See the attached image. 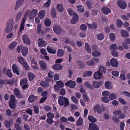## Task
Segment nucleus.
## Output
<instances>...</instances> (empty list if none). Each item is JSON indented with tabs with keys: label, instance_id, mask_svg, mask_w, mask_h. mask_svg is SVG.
Here are the masks:
<instances>
[{
	"label": "nucleus",
	"instance_id": "nucleus-1",
	"mask_svg": "<svg viewBox=\"0 0 130 130\" xmlns=\"http://www.w3.org/2000/svg\"><path fill=\"white\" fill-rule=\"evenodd\" d=\"M58 103L60 106L64 105V106L66 107L69 105V102L68 99L62 96H60L58 99Z\"/></svg>",
	"mask_w": 130,
	"mask_h": 130
},
{
	"label": "nucleus",
	"instance_id": "nucleus-2",
	"mask_svg": "<svg viewBox=\"0 0 130 130\" xmlns=\"http://www.w3.org/2000/svg\"><path fill=\"white\" fill-rule=\"evenodd\" d=\"M13 20L10 19L8 21L5 29V32L8 33L10 32L13 28Z\"/></svg>",
	"mask_w": 130,
	"mask_h": 130
},
{
	"label": "nucleus",
	"instance_id": "nucleus-3",
	"mask_svg": "<svg viewBox=\"0 0 130 130\" xmlns=\"http://www.w3.org/2000/svg\"><path fill=\"white\" fill-rule=\"evenodd\" d=\"M10 97V98L9 102V106L11 109H15V97L13 95H11Z\"/></svg>",
	"mask_w": 130,
	"mask_h": 130
},
{
	"label": "nucleus",
	"instance_id": "nucleus-4",
	"mask_svg": "<svg viewBox=\"0 0 130 130\" xmlns=\"http://www.w3.org/2000/svg\"><path fill=\"white\" fill-rule=\"evenodd\" d=\"M99 60L97 58H93L91 60H90L86 62V64L89 66H91L94 65L95 63H98L99 62Z\"/></svg>",
	"mask_w": 130,
	"mask_h": 130
},
{
	"label": "nucleus",
	"instance_id": "nucleus-5",
	"mask_svg": "<svg viewBox=\"0 0 130 130\" xmlns=\"http://www.w3.org/2000/svg\"><path fill=\"white\" fill-rule=\"evenodd\" d=\"M53 30L56 34L60 35L61 32L62 30L60 27L59 25H55L53 27Z\"/></svg>",
	"mask_w": 130,
	"mask_h": 130
},
{
	"label": "nucleus",
	"instance_id": "nucleus-6",
	"mask_svg": "<svg viewBox=\"0 0 130 130\" xmlns=\"http://www.w3.org/2000/svg\"><path fill=\"white\" fill-rule=\"evenodd\" d=\"M13 92L14 94L17 96V98L18 99L21 98H24V97L23 95L20 94L21 91L17 88H15Z\"/></svg>",
	"mask_w": 130,
	"mask_h": 130
},
{
	"label": "nucleus",
	"instance_id": "nucleus-7",
	"mask_svg": "<svg viewBox=\"0 0 130 130\" xmlns=\"http://www.w3.org/2000/svg\"><path fill=\"white\" fill-rule=\"evenodd\" d=\"M22 39L24 42L26 44L29 45L30 43V39L27 34H24L22 36Z\"/></svg>",
	"mask_w": 130,
	"mask_h": 130
},
{
	"label": "nucleus",
	"instance_id": "nucleus-8",
	"mask_svg": "<svg viewBox=\"0 0 130 130\" xmlns=\"http://www.w3.org/2000/svg\"><path fill=\"white\" fill-rule=\"evenodd\" d=\"M37 13V10L36 9H34L32 10L30 12L29 19L31 20L33 19L35 17Z\"/></svg>",
	"mask_w": 130,
	"mask_h": 130
},
{
	"label": "nucleus",
	"instance_id": "nucleus-9",
	"mask_svg": "<svg viewBox=\"0 0 130 130\" xmlns=\"http://www.w3.org/2000/svg\"><path fill=\"white\" fill-rule=\"evenodd\" d=\"M117 3L118 6L121 9H123L126 8L127 5L124 1L119 0L118 1Z\"/></svg>",
	"mask_w": 130,
	"mask_h": 130
},
{
	"label": "nucleus",
	"instance_id": "nucleus-10",
	"mask_svg": "<svg viewBox=\"0 0 130 130\" xmlns=\"http://www.w3.org/2000/svg\"><path fill=\"white\" fill-rule=\"evenodd\" d=\"M93 110L95 112H97L99 114H101L102 112L101 108L98 104L96 105L93 107Z\"/></svg>",
	"mask_w": 130,
	"mask_h": 130
},
{
	"label": "nucleus",
	"instance_id": "nucleus-11",
	"mask_svg": "<svg viewBox=\"0 0 130 130\" xmlns=\"http://www.w3.org/2000/svg\"><path fill=\"white\" fill-rule=\"evenodd\" d=\"M65 85L70 88H73L75 87L76 84L75 82L70 80L66 82L65 83Z\"/></svg>",
	"mask_w": 130,
	"mask_h": 130
},
{
	"label": "nucleus",
	"instance_id": "nucleus-12",
	"mask_svg": "<svg viewBox=\"0 0 130 130\" xmlns=\"http://www.w3.org/2000/svg\"><path fill=\"white\" fill-rule=\"evenodd\" d=\"M38 41H39L38 43V45L39 47H44L46 45V42L42 38H40L38 39Z\"/></svg>",
	"mask_w": 130,
	"mask_h": 130
},
{
	"label": "nucleus",
	"instance_id": "nucleus-13",
	"mask_svg": "<svg viewBox=\"0 0 130 130\" xmlns=\"http://www.w3.org/2000/svg\"><path fill=\"white\" fill-rule=\"evenodd\" d=\"M24 0H17L16 4L14 6L15 10L17 9L23 4Z\"/></svg>",
	"mask_w": 130,
	"mask_h": 130
},
{
	"label": "nucleus",
	"instance_id": "nucleus-14",
	"mask_svg": "<svg viewBox=\"0 0 130 130\" xmlns=\"http://www.w3.org/2000/svg\"><path fill=\"white\" fill-rule=\"evenodd\" d=\"M110 63L111 65L113 67L117 68L118 66V63L117 61L115 59L112 58L110 60Z\"/></svg>",
	"mask_w": 130,
	"mask_h": 130
},
{
	"label": "nucleus",
	"instance_id": "nucleus-15",
	"mask_svg": "<svg viewBox=\"0 0 130 130\" xmlns=\"http://www.w3.org/2000/svg\"><path fill=\"white\" fill-rule=\"evenodd\" d=\"M39 63L41 68L42 70L45 71L47 69V65L45 62L43 61H40Z\"/></svg>",
	"mask_w": 130,
	"mask_h": 130
},
{
	"label": "nucleus",
	"instance_id": "nucleus-16",
	"mask_svg": "<svg viewBox=\"0 0 130 130\" xmlns=\"http://www.w3.org/2000/svg\"><path fill=\"white\" fill-rule=\"evenodd\" d=\"M19 68L15 64H13L12 66V69L14 73L17 74L18 75H19Z\"/></svg>",
	"mask_w": 130,
	"mask_h": 130
},
{
	"label": "nucleus",
	"instance_id": "nucleus-17",
	"mask_svg": "<svg viewBox=\"0 0 130 130\" xmlns=\"http://www.w3.org/2000/svg\"><path fill=\"white\" fill-rule=\"evenodd\" d=\"M101 10L102 12L106 14H107L111 12V10L109 8L105 6L102 8Z\"/></svg>",
	"mask_w": 130,
	"mask_h": 130
},
{
	"label": "nucleus",
	"instance_id": "nucleus-18",
	"mask_svg": "<svg viewBox=\"0 0 130 130\" xmlns=\"http://www.w3.org/2000/svg\"><path fill=\"white\" fill-rule=\"evenodd\" d=\"M87 25L89 28L93 29H96L97 27V25L96 23L95 22H93L92 24H90L87 23Z\"/></svg>",
	"mask_w": 130,
	"mask_h": 130
},
{
	"label": "nucleus",
	"instance_id": "nucleus-19",
	"mask_svg": "<svg viewBox=\"0 0 130 130\" xmlns=\"http://www.w3.org/2000/svg\"><path fill=\"white\" fill-rule=\"evenodd\" d=\"M102 75V73L100 71H98L94 73L93 77L96 79H100L101 78Z\"/></svg>",
	"mask_w": 130,
	"mask_h": 130
},
{
	"label": "nucleus",
	"instance_id": "nucleus-20",
	"mask_svg": "<svg viewBox=\"0 0 130 130\" xmlns=\"http://www.w3.org/2000/svg\"><path fill=\"white\" fill-rule=\"evenodd\" d=\"M38 98L37 96H35L33 94H31L29 96L28 100L30 103H32L33 102L34 100L36 101Z\"/></svg>",
	"mask_w": 130,
	"mask_h": 130
},
{
	"label": "nucleus",
	"instance_id": "nucleus-21",
	"mask_svg": "<svg viewBox=\"0 0 130 130\" xmlns=\"http://www.w3.org/2000/svg\"><path fill=\"white\" fill-rule=\"evenodd\" d=\"M89 128H90L93 130H99V128L98 126L95 124L90 123L89 124Z\"/></svg>",
	"mask_w": 130,
	"mask_h": 130
},
{
	"label": "nucleus",
	"instance_id": "nucleus-22",
	"mask_svg": "<svg viewBox=\"0 0 130 130\" xmlns=\"http://www.w3.org/2000/svg\"><path fill=\"white\" fill-rule=\"evenodd\" d=\"M28 51V50L27 48L25 46H23L21 51L23 55L24 56H26L27 55Z\"/></svg>",
	"mask_w": 130,
	"mask_h": 130
},
{
	"label": "nucleus",
	"instance_id": "nucleus-23",
	"mask_svg": "<svg viewBox=\"0 0 130 130\" xmlns=\"http://www.w3.org/2000/svg\"><path fill=\"white\" fill-rule=\"evenodd\" d=\"M56 9L57 11L60 12H62L64 10L63 6L61 4H58L57 5Z\"/></svg>",
	"mask_w": 130,
	"mask_h": 130
},
{
	"label": "nucleus",
	"instance_id": "nucleus-24",
	"mask_svg": "<svg viewBox=\"0 0 130 130\" xmlns=\"http://www.w3.org/2000/svg\"><path fill=\"white\" fill-rule=\"evenodd\" d=\"M45 14V11L44 10H42L39 12L38 16L40 19H42L44 17Z\"/></svg>",
	"mask_w": 130,
	"mask_h": 130
},
{
	"label": "nucleus",
	"instance_id": "nucleus-25",
	"mask_svg": "<svg viewBox=\"0 0 130 130\" xmlns=\"http://www.w3.org/2000/svg\"><path fill=\"white\" fill-rule=\"evenodd\" d=\"M62 66L60 64H57L54 65L53 66V69L55 70H59L62 69Z\"/></svg>",
	"mask_w": 130,
	"mask_h": 130
},
{
	"label": "nucleus",
	"instance_id": "nucleus-26",
	"mask_svg": "<svg viewBox=\"0 0 130 130\" xmlns=\"http://www.w3.org/2000/svg\"><path fill=\"white\" fill-rule=\"evenodd\" d=\"M44 23L46 26L49 27L50 26L51 24V20L48 18H46L44 20Z\"/></svg>",
	"mask_w": 130,
	"mask_h": 130
},
{
	"label": "nucleus",
	"instance_id": "nucleus-27",
	"mask_svg": "<svg viewBox=\"0 0 130 130\" xmlns=\"http://www.w3.org/2000/svg\"><path fill=\"white\" fill-rule=\"evenodd\" d=\"M40 85L42 87L46 88L49 87V85L48 83L45 81H43L40 83Z\"/></svg>",
	"mask_w": 130,
	"mask_h": 130
},
{
	"label": "nucleus",
	"instance_id": "nucleus-28",
	"mask_svg": "<svg viewBox=\"0 0 130 130\" xmlns=\"http://www.w3.org/2000/svg\"><path fill=\"white\" fill-rule=\"evenodd\" d=\"M111 83L110 82L107 81L105 83V87L109 89L112 88V86L111 85Z\"/></svg>",
	"mask_w": 130,
	"mask_h": 130
},
{
	"label": "nucleus",
	"instance_id": "nucleus-29",
	"mask_svg": "<svg viewBox=\"0 0 130 130\" xmlns=\"http://www.w3.org/2000/svg\"><path fill=\"white\" fill-rule=\"evenodd\" d=\"M47 50L48 52L51 54H54L56 52V50L53 49L52 47H50L49 46L47 47Z\"/></svg>",
	"mask_w": 130,
	"mask_h": 130
},
{
	"label": "nucleus",
	"instance_id": "nucleus-30",
	"mask_svg": "<svg viewBox=\"0 0 130 130\" xmlns=\"http://www.w3.org/2000/svg\"><path fill=\"white\" fill-rule=\"evenodd\" d=\"M85 48L86 51L89 53H91V50L90 46L87 43H85Z\"/></svg>",
	"mask_w": 130,
	"mask_h": 130
},
{
	"label": "nucleus",
	"instance_id": "nucleus-31",
	"mask_svg": "<svg viewBox=\"0 0 130 130\" xmlns=\"http://www.w3.org/2000/svg\"><path fill=\"white\" fill-rule=\"evenodd\" d=\"M121 36L123 37H128L129 35L128 32L125 30H122L121 32Z\"/></svg>",
	"mask_w": 130,
	"mask_h": 130
},
{
	"label": "nucleus",
	"instance_id": "nucleus-32",
	"mask_svg": "<svg viewBox=\"0 0 130 130\" xmlns=\"http://www.w3.org/2000/svg\"><path fill=\"white\" fill-rule=\"evenodd\" d=\"M17 43L15 41L12 42L10 45L9 48L10 50H12L17 45Z\"/></svg>",
	"mask_w": 130,
	"mask_h": 130
},
{
	"label": "nucleus",
	"instance_id": "nucleus-33",
	"mask_svg": "<svg viewBox=\"0 0 130 130\" xmlns=\"http://www.w3.org/2000/svg\"><path fill=\"white\" fill-rule=\"evenodd\" d=\"M88 120L91 122L94 123L97 121V119L92 116L90 115L88 117Z\"/></svg>",
	"mask_w": 130,
	"mask_h": 130
},
{
	"label": "nucleus",
	"instance_id": "nucleus-34",
	"mask_svg": "<svg viewBox=\"0 0 130 130\" xmlns=\"http://www.w3.org/2000/svg\"><path fill=\"white\" fill-rule=\"evenodd\" d=\"M93 85L94 88H98L100 87V83L97 81H94L93 83Z\"/></svg>",
	"mask_w": 130,
	"mask_h": 130
},
{
	"label": "nucleus",
	"instance_id": "nucleus-35",
	"mask_svg": "<svg viewBox=\"0 0 130 130\" xmlns=\"http://www.w3.org/2000/svg\"><path fill=\"white\" fill-rule=\"evenodd\" d=\"M92 73L91 71H87L84 72L83 74L84 77H87L92 75Z\"/></svg>",
	"mask_w": 130,
	"mask_h": 130
},
{
	"label": "nucleus",
	"instance_id": "nucleus-36",
	"mask_svg": "<svg viewBox=\"0 0 130 130\" xmlns=\"http://www.w3.org/2000/svg\"><path fill=\"white\" fill-rule=\"evenodd\" d=\"M57 55L59 57H61L64 55V51L61 49L58 50L57 52Z\"/></svg>",
	"mask_w": 130,
	"mask_h": 130
},
{
	"label": "nucleus",
	"instance_id": "nucleus-37",
	"mask_svg": "<svg viewBox=\"0 0 130 130\" xmlns=\"http://www.w3.org/2000/svg\"><path fill=\"white\" fill-rule=\"evenodd\" d=\"M96 37L97 39L100 40H102L104 38V35L102 33H99L97 34Z\"/></svg>",
	"mask_w": 130,
	"mask_h": 130
},
{
	"label": "nucleus",
	"instance_id": "nucleus-38",
	"mask_svg": "<svg viewBox=\"0 0 130 130\" xmlns=\"http://www.w3.org/2000/svg\"><path fill=\"white\" fill-rule=\"evenodd\" d=\"M117 26L118 27L121 28L123 25V23L121 20L118 19L117 20Z\"/></svg>",
	"mask_w": 130,
	"mask_h": 130
},
{
	"label": "nucleus",
	"instance_id": "nucleus-39",
	"mask_svg": "<svg viewBox=\"0 0 130 130\" xmlns=\"http://www.w3.org/2000/svg\"><path fill=\"white\" fill-rule=\"evenodd\" d=\"M83 123V119L81 117H80L77 121L76 125L77 126H80Z\"/></svg>",
	"mask_w": 130,
	"mask_h": 130
},
{
	"label": "nucleus",
	"instance_id": "nucleus-40",
	"mask_svg": "<svg viewBox=\"0 0 130 130\" xmlns=\"http://www.w3.org/2000/svg\"><path fill=\"white\" fill-rule=\"evenodd\" d=\"M53 18H55L56 17V9L55 8H52L51 12Z\"/></svg>",
	"mask_w": 130,
	"mask_h": 130
},
{
	"label": "nucleus",
	"instance_id": "nucleus-41",
	"mask_svg": "<svg viewBox=\"0 0 130 130\" xmlns=\"http://www.w3.org/2000/svg\"><path fill=\"white\" fill-rule=\"evenodd\" d=\"M109 36L110 39L111 41H115L116 38L115 34L112 33H111L109 34Z\"/></svg>",
	"mask_w": 130,
	"mask_h": 130
},
{
	"label": "nucleus",
	"instance_id": "nucleus-42",
	"mask_svg": "<svg viewBox=\"0 0 130 130\" xmlns=\"http://www.w3.org/2000/svg\"><path fill=\"white\" fill-rule=\"evenodd\" d=\"M116 95L113 93H111L109 96V99L110 100H112L113 99H115L116 98Z\"/></svg>",
	"mask_w": 130,
	"mask_h": 130
},
{
	"label": "nucleus",
	"instance_id": "nucleus-43",
	"mask_svg": "<svg viewBox=\"0 0 130 130\" xmlns=\"http://www.w3.org/2000/svg\"><path fill=\"white\" fill-rule=\"evenodd\" d=\"M80 28L82 30L85 31L87 30V27L85 24H83L80 25Z\"/></svg>",
	"mask_w": 130,
	"mask_h": 130
},
{
	"label": "nucleus",
	"instance_id": "nucleus-44",
	"mask_svg": "<svg viewBox=\"0 0 130 130\" xmlns=\"http://www.w3.org/2000/svg\"><path fill=\"white\" fill-rule=\"evenodd\" d=\"M42 25L41 24H38L37 27V33L38 34H40L41 31Z\"/></svg>",
	"mask_w": 130,
	"mask_h": 130
},
{
	"label": "nucleus",
	"instance_id": "nucleus-45",
	"mask_svg": "<svg viewBox=\"0 0 130 130\" xmlns=\"http://www.w3.org/2000/svg\"><path fill=\"white\" fill-rule=\"evenodd\" d=\"M92 55L94 57H98L100 56L101 55V53L97 51H96L95 52H93L92 53Z\"/></svg>",
	"mask_w": 130,
	"mask_h": 130
},
{
	"label": "nucleus",
	"instance_id": "nucleus-46",
	"mask_svg": "<svg viewBox=\"0 0 130 130\" xmlns=\"http://www.w3.org/2000/svg\"><path fill=\"white\" fill-rule=\"evenodd\" d=\"M28 77L29 80L32 81L35 77L34 75L31 73H29L28 74Z\"/></svg>",
	"mask_w": 130,
	"mask_h": 130
},
{
	"label": "nucleus",
	"instance_id": "nucleus-47",
	"mask_svg": "<svg viewBox=\"0 0 130 130\" xmlns=\"http://www.w3.org/2000/svg\"><path fill=\"white\" fill-rule=\"evenodd\" d=\"M77 8L78 11L79 12H83L84 11V9L82 5L77 6Z\"/></svg>",
	"mask_w": 130,
	"mask_h": 130
},
{
	"label": "nucleus",
	"instance_id": "nucleus-48",
	"mask_svg": "<svg viewBox=\"0 0 130 130\" xmlns=\"http://www.w3.org/2000/svg\"><path fill=\"white\" fill-rule=\"evenodd\" d=\"M83 98L84 100L85 101L88 102L89 101V97L86 95L85 93H82Z\"/></svg>",
	"mask_w": 130,
	"mask_h": 130
},
{
	"label": "nucleus",
	"instance_id": "nucleus-49",
	"mask_svg": "<svg viewBox=\"0 0 130 130\" xmlns=\"http://www.w3.org/2000/svg\"><path fill=\"white\" fill-rule=\"evenodd\" d=\"M51 3V0H48L44 5L43 7H44L48 8V7Z\"/></svg>",
	"mask_w": 130,
	"mask_h": 130
},
{
	"label": "nucleus",
	"instance_id": "nucleus-50",
	"mask_svg": "<svg viewBox=\"0 0 130 130\" xmlns=\"http://www.w3.org/2000/svg\"><path fill=\"white\" fill-rule=\"evenodd\" d=\"M5 127L7 128H9L11 126V124L10 121H6L5 122Z\"/></svg>",
	"mask_w": 130,
	"mask_h": 130
},
{
	"label": "nucleus",
	"instance_id": "nucleus-51",
	"mask_svg": "<svg viewBox=\"0 0 130 130\" xmlns=\"http://www.w3.org/2000/svg\"><path fill=\"white\" fill-rule=\"evenodd\" d=\"M17 59L19 62L21 64H22L25 61L23 57L19 56L18 57Z\"/></svg>",
	"mask_w": 130,
	"mask_h": 130
},
{
	"label": "nucleus",
	"instance_id": "nucleus-52",
	"mask_svg": "<svg viewBox=\"0 0 130 130\" xmlns=\"http://www.w3.org/2000/svg\"><path fill=\"white\" fill-rule=\"evenodd\" d=\"M57 85L60 88L63 87L64 86L63 83L61 81H59L56 82Z\"/></svg>",
	"mask_w": 130,
	"mask_h": 130
},
{
	"label": "nucleus",
	"instance_id": "nucleus-53",
	"mask_svg": "<svg viewBox=\"0 0 130 130\" xmlns=\"http://www.w3.org/2000/svg\"><path fill=\"white\" fill-rule=\"evenodd\" d=\"M27 81L28 80L26 78L23 79L20 82V85L22 86L24 84L27 83Z\"/></svg>",
	"mask_w": 130,
	"mask_h": 130
},
{
	"label": "nucleus",
	"instance_id": "nucleus-54",
	"mask_svg": "<svg viewBox=\"0 0 130 130\" xmlns=\"http://www.w3.org/2000/svg\"><path fill=\"white\" fill-rule=\"evenodd\" d=\"M34 109V111L35 113L38 114L39 112V107L37 106H34L33 107Z\"/></svg>",
	"mask_w": 130,
	"mask_h": 130
},
{
	"label": "nucleus",
	"instance_id": "nucleus-55",
	"mask_svg": "<svg viewBox=\"0 0 130 130\" xmlns=\"http://www.w3.org/2000/svg\"><path fill=\"white\" fill-rule=\"evenodd\" d=\"M99 69L104 73H105L106 72V69L104 66H100L99 67Z\"/></svg>",
	"mask_w": 130,
	"mask_h": 130
},
{
	"label": "nucleus",
	"instance_id": "nucleus-56",
	"mask_svg": "<svg viewBox=\"0 0 130 130\" xmlns=\"http://www.w3.org/2000/svg\"><path fill=\"white\" fill-rule=\"evenodd\" d=\"M89 9H91L92 8V2L88 1L86 3Z\"/></svg>",
	"mask_w": 130,
	"mask_h": 130
},
{
	"label": "nucleus",
	"instance_id": "nucleus-57",
	"mask_svg": "<svg viewBox=\"0 0 130 130\" xmlns=\"http://www.w3.org/2000/svg\"><path fill=\"white\" fill-rule=\"evenodd\" d=\"M6 73L7 75L9 77L11 78L12 77V75L10 69H8L7 70Z\"/></svg>",
	"mask_w": 130,
	"mask_h": 130
},
{
	"label": "nucleus",
	"instance_id": "nucleus-58",
	"mask_svg": "<svg viewBox=\"0 0 130 130\" xmlns=\"http://www.w3.org/2000/svg\"><path fill=\"white\" fill-rule=\"evenodd\" d=\"M44 109L46 111H49L51 110L52 108L50 106L46 105L44 107Z\"/></svg>",
	"mask_w": 130,
	"mask_h": 130
},
{
	"label": "nucleus",
	"instance_id": "nucleus-59",
	"mask_svg": "<svg viewBox=\"0 0 130 130\" xmlns=\"http://www.w3.org/2000/svg\"><path fill=\"white\" fill-rule=\"evenodd\" d=\"M110 48L111 50H116L117 49V45L116 44H111L110 46Z\"/></svg>",
	"mask_w": 130,
	"mask_h": 130
},
{
	"label": "nucleus",
	"instance_id": "nucleus-60",
	"mask_svg": "<svg viewBox=\"0 0 130 130\" xmlns=\"http://www.w3.org/2000/svg\"><path fill=\"white\" fill-rule=\"evenodd\" d=\"M98 10L97 9H92L91 10V13L92 15H95L97 14Z\"/></svg>",
	"mask_w": 130,
	"mask_h": 130
},
{
	"label": "nucleus",
	"instance_id": "nucleus-61",
	"mask_svg": "<svg viewBox=\"0 0 130 130\" xmlns=\"http://www.w3.org/2000/svg\"><path fill=\"white\" fill-rule=\"evenodd\" d=\"M54 114L51 112H49L47 114V117L49 118L52 119L54 118Z\"/></svg>",
	"mask_w": 130,
	"mask_h": 130
},
{
	"label": "nucleus",
	"instance_id": "nucleus-62",
	"mask_svg": "<svg viewBox=\"0 0 130 130\" xmlns=\"http://www.w3.org/2000/svg\"><path fill=\"white\" fill-rule=\"evenodd\" d=\"M26 70H29V67L28 66L27 63L25 61L22 64Z\"/></svg>",
	"mask_w": 130,
	"mask_h": 130
},
{
	"label": "nucleus",
	"instance_id": "nucleus-63",
	"mask_svg": "<svg viewBox=\"0 0 130 130\" xmlns=\"http://www.w3.org/2000/svg\"><path fill=\"white\" fill-rule=\"evenodd\" d=\"M68 11L69 14L71 15H73L75 14V13L74 12V11L71 8H68Z\"/></svg>",
	"mask_w": 130,
	"mask_h": 130
},
{
	"label": "nucleus",
	"instance_id": "nucleus-64",
	"mask_svg": "<svg viewBox=\"0 0 130 130\" xmlns=\"http://www.w3.org/2000/svg\"><path fill=\"white\" fill-rule=\"evenodd\" d=\"M120 130H124L125 126L124 122H121L120 123Z\"/></svg>",
	"mask_w": 130,
	"mask_h": 130
}]
</instances>
